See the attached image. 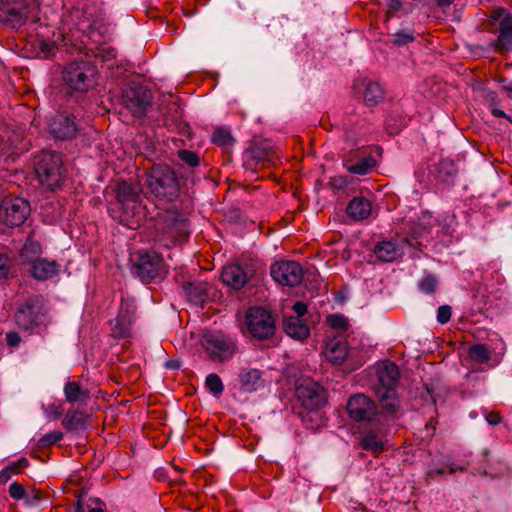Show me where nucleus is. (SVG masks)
I'll return each instance as SVG.
<instances>
[{"label":"nucleus","mask_w":512,"mask_h":512,"mask_svg":"<svg viewBox=\"0 0 512 512\" xmlns=\"http://www.w3.org/2000/svg\"><path fill=\"white\" fill-rule=\"evenodd\" d=\"M360 446L366 451L379 454L386 449L385 442L374 431H368L361 439Z\"/></svg>","instance_id":"obj_34"},{"label":"nucleus","mask_w":512,"mask_h":512,"mask_svg":"<svg viewBox=\"0 0 512 512\" xmlns=\"http://www.w3.org/2000/svg\"><path fill=\"white\" fill-rule=\"evenodd\" d=\"M376 377L374 392L382 408V414L386 420H394L398 417L401 408L396 391L400 377L399 369L393 362H383L377 367Z\"/></svg>","instance_id":"obj_3"},{"label":"nucleus","mask_w":512,"mask_h":512,"mask_svg":"<svg viewBox=\"0 0 512 512\" xmlns=\"http://www.w3.org/2000/svg\"><path fill=\"white\" fill-rule=\"evenodd\" d=\"M168 367H171L173 369L179 368V366L178 365H174V363L168 364Z\"/></svg>","instance_id":"obj_64"},{"label":"nucleus","mask_w":512,"mask_h":512,"mask_svg":"<svg viewBox=\"0 0 512 512\" xmlns=\"http://www.w3.org/2000/svg\"><path fill=\"white\" fill-rule=\"evenodd\" d=\"M493 19H499L500 21L498 37L491 43V46L499 53L512 52V14L504 8H498L493 15Z\"/></svg>","instance_id":"obj_16"},{"label":"nucleus","mask_w":512,"mask_h":512,"mask_svg":"<svg viewBox=\"0 0 512 512\" xmlns=\"http://www.w3.org/2000/svg\"><path fill=\"white\" fill-rule=\"evenodd\" d=\"M43 248L39 241L29 236L19 251V264L21 266H31L41 258Z\"/></svg>","instance_id":"obj_24"},{"label":"nucleus","mask_w":512,"mask_h":512,"mask_svg":"<svg viewBox=\"0 0 512 512\" xmlns=\"http://www.w3.org/2000/svg\"><path fill=\"white\" fill-rule=\"evenodd\" d=\"M296 397L308 411H316L326 403V393L323 387L311 378L298 381L295 390Z\"/></svg>","instance_id":"obj_12"},{"label":"nucleus","mask_w":512,"mask_h":512,"mask_svg":"<svg viewBox=\"0 0 512 512\" xmlns=\"http://www.w3.org/2000/svg\"><path fill=\"white\" fill-rule=\"evenodd\" d=\"M30 204L21 197H6L0 205V219L9 226L22 225L30 214Z\"/></svg>","instance_id":"obj_15"},{"label":"nucleus","mask_w":512,"mask_h":512,"mask_svg":"<svg viewBox=\"0 0 512 512\" xmlns=\"http://www.w3.org/2000/svg\"><path fill=\"white\" fill-rule=\"evenodd\" d=\"M346 212L348 216L354 220L367 219L372 212L371 202L364 197H354L350 200Z\"/></svg>","instance_id":"obj_27"},{"label":"nucleus","mask_w":512,"mask_h":512,"mask_svg":"<svg viewBox=\"0 0 512 512\" xmlns=\"http://www.w3.org/2000/svg\"><path fill=\"white\" fill-rule=\"evenodd\" d=\"M491 350L485 344H476L469 348L468 355L471 360L479 363L486 364L491 359Z\"/></svg>","instance_id":"obj_35"},{"label":"nucleus","mask_w":512,"mask_h":512,"mask_svg":"<svg viewBox=\"0 0 512 512\" xmlns=\"http://www.w3.org/2000/svg\"><path fill=\"white\" fill-rule=\"evenodd\" d=\"M427 232H428L427 228H425V227H423L421 229H419L418 227H413L411 229L410 237L406 238L405 241L411 247L418 248L421 245V243L418 241V239L420 237H422L424 234H426Z\"/></svg>","instance_id":"obj_46"},{"label":"nucleus","mask_w":512,"mask_h":512,"mask_svg":"<svg viewBox=\"0 0 512 512\" xmlns=\"http://www.w3.org/2000/svg\"><path fill=\"white\" fill-rule=\"evenodd\" d=\"M63 426L68 430H76L83 426L84 420L80 413L74 411V412H68L63 421Z\"/></svg>","instance_id":"obj_39"},{"label":"nucleus","mask_w":512,"mask_h":512,"mask_svg":"<svg viewBox=\"0 0 512 512\" xmlns=\"http://www.w3.org/2000/svg\"><path fill=\"white\" fill-rule=\"evenodd\" d=\"M184 289L190 302L196 305H202L205 302L208 293L207 283L200 281L188 283Z\"/></svg>","instance_id":"obj_31"},{"label":"nucleus","mask_w":512,"mask_h":512,"mask_svg":"<svg viewBox=\"0 0 512 512\" xmlns=\"http://www.w3.org/2000/svg\"><path fill=\"white\" fill-rule=\"evenodd\" d=\"M457 469H459V468L454 466L453 464L446 465L445 467L438 468V469H430L427 472V477L434 478V477L444 474L446 471H449V473H454V472H456ZM460 469L464 470V468H460Z\"/></svg>","instance_id":"obj_50"},{"label":"nucleus","mask_w":512,"mask_h":512,"mask_svg":"<svg viewBox=\"0 0 512 512\" xmlns=\"http://www.w3.org/2000/svg\"><path fill=\"white\" fill-rule=\"evenodd\" d=\"M61 164V157L57 153L42 152L36 156L34 169L43 186L50 190L60 186L63 179Z\"/></svg>","instance_id":"obj_6"},{"label":"nucleus","mask_w":512,"mask_h":512,"mask_svg":"<svg viewBox=\"0 0 512 512\" xmlns=\"http://www.w3.org/2000/svg\"><path fill=\"white\" fill-rule=\"evenodd\" d=\"M418 287L425 294H431L436 290L437 280L433 275H427L419 281Z\"/></svg>","instance_id":"obj_44"},{"label":"nucleus","mask_w":512,"mask_h":512,"mask_svg":"<svg viewBox=\"0 0 512 512\" xmlns=\"http://www.w3.org/2000/svg\"><path fill=\"white\" fill-rule=\"evenodd\" d=\"M272 278L281 285L296 286L303 279V270L295 261L276 262L271 266Z\"/></svg>","instance_id":"obj_17"},{"label":"nucleus","mask_w":512,"mask_h":512,"mask_svg":"<svg viewBox=\"0 0 512 512\" xmlns=\"http://www.w3.org/2000/svg\"><path fill=\"white\" fill-rule=\"evenodd\" d=\"M89 31L86 33L84 29L82 30L83 38H81V42L84 45L94 44L95 47L102 46L106 44L107 39L109 38L108 29L106 26L98 24L97 22L88 26Z\"/></svg>","instance_id":"obj_28"},{"label":"nucleus","mask_w":512,"mask_h":512,"mask_svg":"<svg viewBox=\"0 0 512 512\" xmlns=\"http://www.w3.org/2000/svg\"><path fill=\"white\" fill-rule=\"evenodd\" d=\"M131 271L145 284L159 281L167 274L163 258L155 252L139 254Z\"/></svg>","instance_id":"obj_8"},{"label":"nucleus","mask_w":512,"mask_h":512,"mask_svg":"<svg viewBox=\"0 0 512 512\" xmlns=\"http://www.w3.org/2000/svg\"><path fill=\"white\" fill-rule=\"evenodd\" d=\"M241 389L245 392H254L265 386L263 372L256 368H244L239 373Z\"/></svg>","instance_id":"obj_23"},{"label":"nucleus","mask_w":512,"mask_h":512,"mask_svg":"<svg viewBox=\"0 0 512 512\" xmlns=\"http://www.w3.org/2000/svg\"><path fill=\"white\" fill-rule=\"evenodd\" d=\"M9 495L16 500H20L25 496V489L23 485L18 482H13L9 486Z\"/></svg>","instance_id":"obj_51"},{"label":"nucleus","mask_w":512,"mask_h":512,"mask_svg":"<svg viewBox=\"0 0 512 512\" xmlns=\"http://www.w3.org/2000/svg\"><path fill=\"white\" fill-rule=\"evenodd\" d=\"M283 328L294 339L303 340L309 336V327L299 317L284 316Z\"/></svg>","instance_id":"obj_29"},{"label":"nucleus","mask_w":512,"mask_h":512,"mask_svg":"<svg viewBox=\"0 0 512 512\" xmlns=\"http://www.w3.org/2000/svg\"><path fill=\"white\" fill-rule=\"evenodd\" d=\"M364 102L367 106H374L384 98V91L380 83L367 80L365 81Z\"/></svg>","instance_id":"obj_33"},{"label":"nucleus","mask_w":512,"mask_h":512,"mask_svg":"<svg viewBox=\"0 0 512 512\" xmlns=\"http://www.w3.org/2000/svg\"><path fill=\"white\" fill-rule=\"evenodd\" d=\"M212 142L220 147H229L234 143V138L229 130L217 128L212 134Z\"/></svg>","instance_id":"obj_36"},{"label":"nucleus","mask_w":512,"mask_h":512,"mask_svg":"<svg viewBox=\"0 0 512 512\" xmlns=\"http://www.w3.org/2000/svg\"><path fill=\"white\" fill-rule=\"evenodd\" d=\"M491 113L493 116H495L497 118H505L510 123H512V115H507L503 110H501L499 108H496V107L491 108Z\"/></svg>","instance_id":"obj_56"},{"label":"nucleus","mask_w":512,"mask_h":512,"mask_svg":"<svg viewBox=\"0 0 512 512\" xmlns=\"http://www.w3.org/2000/svg\"><path fill=\"white\" fill-rule=\"evenodd\" d=\"M205 384L208 390L215 395L221 394L224 390L221 378L215 373H211L206 377Z\"/></svg>","instance_id":"obj_41"},{"label":"nucleus","mask_w":512,"mask_h":512,"mask_svg":"<svg viewBox=\"0 0 512 512\" xmlns=\"http://www.w3.org/2000/svg\"><path fill=\"white\" fill-rule=\"evenodd\" d=\"M158 225L163 236L174 245L186 241L189 237V220L178 210L168 209L161 213Z\"/></svg>","instance_id":"obj_7"},{"label":"nucleus","mask_w":512,"mask_h":512,"mask_svg":"<svg viewBox=\"0 0 512 512\" xmlns=\"http://www.w3.org/2000/svg\"><path fill=\"white\" fill-rule=\"evenodd\" d=\"M502 89H503L504 91H506V92H510V93H512V84L504 85V86L502 87Z\"/></svg>","instance_id":"obj_61"},{"label":"nucleus","mask_w":512,"mask_h":512,"mask_svg":"<svg viewBox=\"0 0 512 512\" xmlns=\"http://www.w3.org/2000/svg\"><path fill=\"white\" fill-rule=\"evenodd\" d=\"M65 398L69 403L85 402L89 398V391L83 389L80 383L68 381L64 386Z\"/></svg>","instance_id":"obj_32"},{"label":"nucleus","mask_w":512,"mask_h":512,"mask_svg":"<svg viewBox=\"0 0 512 512\" xmlns=\"http://www.w3.org/2000/svg\"><path fill=\"white\" fill-rule=\"evenodd\" d=\"M116 208L112 217L119 223L136 229L146 217V207L142 202V188L138 183L121 181L116 189Z\"/></svg>","instance_id":"obj_1"},{"label":"nucleus","mask_w":512,"mask_h":512,"mask_svg":"<svg viewBox=\"0 0 512 512\" xmlns=\"http://www.w3.org/2000/svg\"><path fill=\"white\" fill-rule=\"evenodd\" d=\"M11 271V259L5 255L0 254V279H5L9 276Z\"/></svg>","instance_id":"obj_48"},{"label":"nucleus","mask_w":512,"mask_h":512,"mask_svg":"<svg viewBox=\"0 0 512 512\" xmlns=\"http://www.w3.org/2000/svg\"><path fill=\"white\" fill-rule=\"evenodd\" d=\"M144 185L158 206L175 202L180 194V180L167 164L152 165L145 173Z\"/></svg>","instance_id":"obj_2"},{"label":"nucleus","mask_w":512,"mask_h":512,"mask_svg":"<svg viewBox=\"0 0 512 512\" xmlns=\"http://www.w3.org/2000/svg\"><path fill=\"white\" fill-rule=\"evenodd\" d=\"M88 512H105V511H104V509H102L100 507H95V508L89 509Z\"/></svg>","instance_id":"obj_62"},{"label":"nucleus","mask_w":512,"mask_h":512,"mask_svg":"<svg viewBox=\"0 0 512 512\" xmlns=\"http://www.w3.org/2000/svg\"><path fill=\"white\" fill-rule=\"evenodd\" d=\"M431 173L437 182L450 184L455 177L456 169L454 163L446 159L439 161Z\"/></svg>","instance_id":"obj_30"},{"label":"nucleus","mask_w":512,"mask_h":512,"mask_svg":"<svg viewBox=\"0 0 512 512\" xmlns=\"http://www.w3.org/2000/svg\"><path fill=\"white\" fill-rule=\"evenodd\" d=\"M96 58H100L102 61L107 62L114 59L117 55V51L112 46H108L103 44L102 46H97L91 48Z\"/></svg>","instance_id":"obj_40"},{"label":"nucleus","mask_w":512,"mask_h":512,"mask_svg":"<svg viewBox=\"0 0 512 512\" xmlns=\"http://www.w3.org/2000/svg\"><path fill=\"white\" fill-rule=\"evenodd\" d=\"M452 315V310L449 305H442L437 310V321L441 324L447 323Z\"/></svg>","instance_id":"obj_49"},{"label":"nucleus","mask_w":512,"mask_h":512,"mask_svg":"<svg viewBox=\"0 0 512 512\" xmlns=\"http://www.w3.org/2000/svg\"><path fill=\"white\" fill-rule=\"evenodd\" d=\"M374 163L372 157H366L347 167V170L353 174L365 175L372 169Z\"/></svg>","instance_id":"obj_37"},{"label":"nucleus","mask_w":512,"mask_h":512,"mask_svg":"<svg viewBox=\"0 0 512 512\" xmlns=\"http://www.w3.org/2000/svg\"><path fill=\"white\" fill-rule=\"evenodd\" d=\"M201 345L212 361L230 360L237 352V344L230 336L219 332H208L202 336Z\"/></svg>","instance_id":"obj_9"},{"label":"nucleus","mask_w":512,"mask_h":512,"mask_svg":"<svg viewBox=\"0 0 512 512\" xmlns=\"http://www.w3.org/2000/svg\"><path fill=\"white\" fill-rule=\"evenodd\" d=\"M403 253V248L393 241H381L374 247L375 256L382 262H393Z\"/></svg>","instance_id":"obj_26"},{"label":"nucleus","mask_w":512,"mask_h":512,"mask_svg":"<svg viewBox=\"0 0 512 512\" xmlns=\"http://www.w3.org/2000/svg\"><path fill=\"white\" fill-rule=\"evenodd\" d=\"M136 307L133 302L122 300L117 317L111 321V331L116 338H127L131 335V327L135 321Z\"/></svg>","instance_id":"obj_19"},{"label":"nucleus","mask_w":512,"mask_h":512,"mask_svg":"<svg viewBox=\"0 0 512 512\" xmlns=\"http://www.w3.org/2000/svg\"><path fill=\"white\" fill-rule=\"evenodd\" d=\"M6 343L9 347L15 348L21 343V337L16 331H9L6 334Z\"/></svg>","instance_id":"obj_52"},{"label":"nucleus","mask_w":512,"mask_h":512,"mask_svg":"<svg viewBox=\"0 0 512 512\" xmlns=\"http://www.w3.org/2000/svg\"><path fill=\"white\" fill-rule=\"evenodd\" d=\"M60 264L55 260L40 258L29 268V275L37 281H46L58 275Z\"/></svg>","instance_id":"obj_22"},{"label":"nucleus","mask_w":512,"mask_h":512,"mask_svg":"<svg viewBox=\"0 0 512 512\" xmlns=\"http://www.w3.org/2000/svg\"><path fill=\"white\" fill-rule=\"evenodd\" d=\"M487 101L489 102V109L496 107L498 108V105L500 104V101L498 99V96L495 92H490L487 95Z\"/></svg>","instance_id":"obj_57"},{"label":"nucleus","mask_w":512,"mask_h":512,"mask_svg":"<svg viewBox=\"0 0 512 512\" xmlns=\"http://www.w3.org/2000/svg\"><path fill=\"white\" fill-rule=\"evenodd\" d=\"M324 354L329 362L335 365L341 364L348 355L347 342L341 338L330 339L326 344Z\"/></svg>","instance_id":"obj_25"},{"label":"nucleus","mask_w":512,"mask_h":512,"mask_svg":"<svg viewBox=\"0 0 512 512\" xmlns=\"http://www.w3.org/2000/svg\"><path fill=\"white\" fill-rule=\"evenodd\" d=\"M327 323L335 329L346 330L348 328L347 319L338 314H332L327 317Z\"/></svg>","instance_id":"obj_47"},{"label":"nucleus","mask_w":512,"mask_h":512,"mask_svg":"<svg viewBox=\"0 0 512 512\" xmlns=\"http://www.w3.org/2000/svg\"><path fill=\"white\" fill-rule=\"evenodd\" d=\"M62 438H63V433L61 431H59V430L51 431V432L43 435L39 439L38 446L40 448H47V447H50L51 445L57 443L58 441H60Z\"/></svg>","instance_id":"obj_42"},{"label":"nucleus","mask_w":512,"mask_h":512,"mask_svg":"<svg viewBox=\"0 0 512 512\" xmlns=\"http://www.w3.org/2000/svg\"><path fill=\"white\" fill-rule=\"evenodd\" d=\"M10 465L13 466L16 472H18L21 468H24L28 465V461L25 458H22L16 462H13Z\"/></svg>","instance_id":"obj_59"},{"label":"nucleus","mask_w":512,"mask_h":512,"mask_svg":"<svg viewBox=\"0 0 512 512\" xmlns=\"http://www.w3.org/2000/svg\"><path fill=\"white\" fill-rule=\"evenodd\" d=\"M245 324L249 333L257 339L264 340L272 337L275 332L273 316L261 307H251L245 316Z\"/></svg>","instance_id":"obj_11"},{"label":"nucleus","mask_w":512,"mask_h":512,"mask_svg":"<svg viewBox=\"0 0 512 512\" xmlns=\"http://www.w3.org/2000/svg\"><path fill=\"white\" fill-rule=\"evenodd\" d=\"M275 152L267 142H261L250 146L243 154V165L247 170L256 171L258 166H265L266 162H272Z\"/></svg>","instance_id":"obj_20"},{"label":"nucleus","mask_w":512,"mask_h":512,"mask_svg":"<svg viewBox=\"0 0 512 512\" xmlns=\"http://www.w3.org/2000/svg\"><path fill=\"white\" fill-rule=\"evenodd\" d=\"M388 13L396 12L401 10L402 2L401 0H387Z\"/></svg>","instance_id":"obj_55"},{"label":"nucleus","mask_w":512,"mask_h":512,"mask_svg":"<svg viewBox=\"0 0 512 512\" xmlns=\"http://www.w3.org/2000/svg\"><path fill=\"white\" fill-rule=\"evenodd\" d=\"M292 308L296 314L295 317H299V319L307 313V305L302 301L295 302Z\"/></svg>","instance_id":"obj_54"},{"label":"nucleus","mask_w":512,"mask_h":512,"mask_svg":"<svg viewBox=\"0 0 512 512\" xmlns=\"http://www.w3.org/2000/svg\"><path fill=\"white\" fill-rule=\"evenodd\" d=\"M454 0H436V4L438 7L440 8H447L449 7L452 3H453Z\"/></svg>","instance_id":"obj_60"},{"label":"nucleus","mask_w":512,"mask_h":512,"mask_svg":"<svg viewBox=\"0 0 512 512\" xmlns=\"http://www.w3.org/2000/svg\"><path fill=\"white\" fill-rule=\"evenodd\" d=\"M75 512H84V508L79 504Z\"/></svg>","instance_id":"obj_63"},{"label":"nucleus","mask_w":512,"mask_h":512,"mask_svg":"<svg viewBox=\"0 0 512 512\" xmlns=\"http://www.w3.org/2000/svg\"><path fill=\"white\" fill-rule=\"evenodd\" d=\"M486 420L490 425H497L501 422V417L497 412H491L486 416Z\"/></svg>","instance_id":"obj_58"},{"label":"nucleus","mask_w":512,"mask_h":512,"mask_svg":"<svg viewBox=\"0 0 512 512\" xmlns=\"http://www.w3.org/2000/svg\"><path fill=\"white\" fill-rule=\"evenodd\" d=\"M347 411L349 417L357 422L387 421L382 414V409L378 411L375 402L363 394H356L349 398Z\"/></svg>","instance_id":"obj_13"},{"label":"nucleus","mask_w":512,"mask_h":512,"mask_svg":"<svg viewBox=\"0 0 512 512\" xmlns=\"http://www.w3.org/2000/svg\"><path fill=\"white\" fill-rule=\"evenodd\" d=\"M39 49L45 58H50L55 55L58 48L54 41L41 39L39 41Z\"/></svg>","instance_id":"obj_45"},{"label":"nucleus","mask_w":512,"mask_h":512,"mask_svg":"<svg viewBox=\"0 0 512 512\" xmlns=\"http://www.w3.org/2000/svg\"><path fill=\"white\" fill-rule=\"evenodd\" d=\"M42 315L41 299L39 296L33 295L18 304L14 313V322L20 330L32 332L41 324Z\"/></svg>","instance_id":"obj_10"},{"label":"nucleus","mask_w":512,"mask_h":512,"mask_svg":"<svg viewBox=\"0 0 512 512\" xmlns=\"http://www.w3.org/2000/svg\"><path fill=\"white\" fill-rule=\"evenodd\" d=\"M254 275L255 269L250 264H230L223 268L221 279L225 285L234 290H240Z\"/></svg>","instance_id":"obj_18"},{"label":"nucleus","mask_w":512,"mask_h":512,"mask_svg":"<svg viewBox=\"0 0 512 512\" xmlns=\"http://www.w3.org/2000/svg\"><path fill=\"white\" fill-rule=\"evenodd\" d=\"M39 10L37 0H2L0 3V20L12 28H19L29 18H35Z\"/></svg>","instance_id":"obj_5"},{"label":"nucleus","mask_w":512,"mask_h":512,"mask_svg":"<svg viewBox=\"0 0 512 512\" xmlns=\"http://www.w3.org/2000/svg\"><path fill=\"white\" fill-rule=\"evenodd\" d=\"M49 127L51 135L60 140H70L78 132V124L73 115L58 114L52 118Z\"/></svg>","instance_id":"obj_21"},{"label":"nucleus","mask_w":512,"mask_h":512,"mask_svg":"<svg viewBox=\"0 0 512 512\" xmlns=\"http://www.w3.org/2000/svg\"><path fill=\"white\" fill-rule=\"evenodd\" d=\"M96 74V67L90 61L79 60L64 67L62 79L70 91L86 92L93 87Z\"/></svg>","instance_id":"obj_4"},{"label":"nucleus","mask_w":512,"mask_h":512,"mask_svg":"<svg viewBox=\"0 0 512 512\" xmlns=\"http://www.w3.org/2000/svg\"><path fill=\"white\" fill-rule=\"evenodd\" d=\"M414 40V30L411 28L399 30L392 34V43L396 46H404Z\"/></svg>","instance_id":"obj_38"},{"label":"nucleus","mask_w":512,"mask_h":512,"mask_svg":"<svg viewBox=\"0 0 512 512\" xmlns=\"http://www.w3.org/2000/svg\"><path fill=\"white\" fill-rule=\"evenodd\" d=\"M178 157L183 163H185L189 167H196L200 163L199 155L196 152L190 150H179Z\"/></svg>","instance_id":"obj_43"},{"label":"nucleus","mask_w":512,"mask_h":512,"mask_svg":"<svg viewBox=\"0 0 512 512\" xmlns=\"http://www.w3.org/2000/svg\"><path fill=\"white\" fill-rule=\"evenodd\" d=\"M17 472L14 470L13 466L8 465L4 469L0 471V485L7 483L11 477Z\"/></svg>","instance_id":"obj_53"},{"label":"nucleus","mask_w":512,"mask_h":512,"mask_svg":"<svg viewBox=\"0 0 512 512\" xmlns=\"http://www.w3.org/2000/svg\"><path fill=\"white\" fill-rule=\"evenodd\" d=\"M151 100L150 91L139 83L131 82L122 90V102L134 117L144 116Z\"/></svg>","instance_id":"obj_14"}]
</instances>
